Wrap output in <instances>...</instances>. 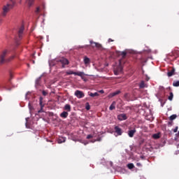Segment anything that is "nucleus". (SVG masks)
I'll use <instances>...</instances> for the list:
<instances>
[{"instance_id": "obj_1", "label": "nucleus", "mask_w": 179, "mask_h": 179, "mask_svg": "<svg viewBox=\"0 0 179 179\" xmlns=\"http://www.w3.org/2000/svg\"><path fill=\"white\" fill-rule=\"evenodd\" d=\"M6 55H8V50H4L0 53V64L2 65L5 62H10V59H13L15 56H11L10 58L6 59Z\"/></svg>"}, {"instance_id": "obj_2", "label": "nucleus", "mask_w": 179, "mask_h": 179, "mask_svg": "<svg viewBox=\"0 0 179 179\" xmlns=\"http://www.w3.org/2000/svg\"><path fill=\"white\" fill-rule=\"evenodd\" d=\"M15 1L10 0V3H8L6 6H4L3 8V13L2 16H6V13L10 10L15 6Z\"/></svg>"}, {"instance_id": "obj_3", "label": "nucleus", "mask_w": 179, "mask_h": 179, "mask_svg": "<svg viewBox=\"0 0 179 179\" xmlns=\"http://www.w3.org/2000/svg\"><path fill=\"white\" fill-rule=\"evenodd\" d=\"M122 72V66L121 65V61L119 62V65L114 69L115 75H120Z\"/></svg>"}, {"instance_id": "obj_4", "label": "nucleus", "mask_w": 179, "mask_h": 179, "mask_svg": "<svg viewBox=\"0 0 179 179\" xmlns=\"http://www.w3.org/2000/svg\"><path fill=\"white\" fill-rule=\"evenodd\" d=\"M57 62H61L62 64V68H65V65H68L69 64V61L64 57L57 59Z\"/></svg>"}, {"instance_id": "obj_5", "label": "nucleus", "mask_w": 179, "mask_h": 179, "mask_svg": "<svg viewBox=\"0 0 179 179\" xmlns=\"http://www.w3.org/2000/svg\"><path fill=\"white\" fill-rule=\"evenodd\" d=\"M74 94L78 99H83L85 97V94L80 90H76Z\"/></svg>"}, {"instance_id": "obj_6", "label": "nucleus", "mask_w": 179, "mask_h": 179, "mask_svg": "<svg viewBox=\"0 0 179 179\" xmlns=\"http://www.w3.org/2000/svg\"><path fill=\"white\" fill-rule=\"evenodd\" d=\"M114 129H115V134H117L118 136H121V135L124 134V131H122V129L120 128V127L118 126H115Z\"/></svg>"}, {"instance_id": "obj_7", "label": "nucleus", "mask_w": 179, "mask_h": 179, "mask_svg": "<svg viewBox=\"0 0 179 179\" xmlns=\"http://www.w3.org/2000/svg\"><path fill=\"white\" fill-rule=\"evenodd\" d=\"M34 103H36V101H29L28 103L29 110L31 113V111H34Z\"/></svg>"}, {"instance_id": "obj_8", "label": "nucleus", "mask_w": 179, "mask_h": 179, "mask_svg": "<svg viewBox=\"0 0 179 179\" xmlns=\"http://www.w3.org/2000/svg\"><path fill=\"white\" fill-rule=\"evenodd\" d=\"M127 118L128 117H127V115L124 114V113L120 114L117 116V119L119 120V121H124V120H127Z\"/></svg>"}, {"instance_id": "obj_9", "label": "nucleus", "mask_w": 179, "mask_h": 179, "mask_svg": "<svg viewBox=\"0 0 179 179\" xmlns=\"http://www.w3.org/2000/svg\"><path fill=\"white\" fill-rule=\"evenodd\" d=\"M136 133V129H134L128 131V135L129 138H134V135H135Z\"/></svg>"}, {"instance_id": "obj_10", "label": "nucleus", "mask_w": 179, "mask_h": 179, "mask_svg": "<svg viewBox=\"0 0 179 179\" xmlns=\"http://www.w3.org/2000/svg\"><path fill=\"white\" fill-rule=\"evenodd\" d=\"M90 44L92 45V47H96V48H101V44L96 42H93V41H90Z\"/></svg>"}, {"instance_id": "obj_11", "label": "nucleus", "mask_w": 179, "mask_h": 179, "mask_svg": "<svg viewBox=\"0 0 179 179\" xmlns=\"http://www.w3.org/2000/svg\"><path fill=\"white\" fill-rule=\"evenodd\" d=\"M24 30V25H22V27L20 28L18 31V36L20 38V37H22V34H23Z\"/></svg>"}, {"instance_id": "obj_12", "label": "nucleus", "mask_w": 179, "mask_h": 179, "mask_svg": "<svg viewBox=\"0 0 179 179\" xmlns=\"http://www.w3.org/2000/svg\"><path fill=\"white\" fill-rule=\"evenodd\" d=\"M176 72V69L173 68L171 71H168L167 76L170 78L174 75V73Z\"/></svg>"}, {"instance_id": "obj_13", "label": "nucleus", "mask_w": 179, "mask_h": 179, "mask_svg": "<svg viewBox=\"0 0 179 179\" xmlns=\"http://www.w3.org/2000/svg\"><path fill=\"white\" fill-rule=\"evenodd\" d=\"M69 113L66 111H64L60 114L61 118H68Z\"/></svg>"}, {"instance_id": "obj_14", "label": "nucleus", "mask_w": 179, "mask_h": 179, "mask_svg": "<svg viewBox=\"0 0 179 179\" xmlns=\"http://www.w3.org/2000/svg\"><path fill=\"white\" fill-rule=\"evenodd\" d=\"M84 64L87 66L90 64V59L87 57H84Z\"/></svg>"}, {"instance_id": "obj_15", "label": "nucleus", "mask_w": 179, "mask_h": 179, "mask_svg": "<svg viewBox=\"0 0 179 179\" xmlns=\"http://www.w3.org/2000/svg\"><path fill=\"white\" fill-rule=\"evenodd\" d=\"M120 93H121V91L117 90L115 92L110 94L109 97H114L115 96H117V94H120Z\"/></svg>"}, {"instance_id": "obj_16", "label": "nucleus", "mask_w": 179, "mask_h": 179, "mask_svg": "<svg viewBox=\"0 0 179 179\" xmlns=\"http://www.w3.org/2000/svg\"><path fill=\"white\" fill-rule=\"evenodd\" d=\"M66 141V138L65 137H60L58 140L57 142L58 143H64Z\"/></svg>"}, {"instance_id": "obj_17", "label": "nucleus", "mask_w": 179, "mask_h": 179, "mask_svg": "<svg viewBox=\"0 0 179 179\" xmlns=\"http://www.w3.org/2000/svg\"><path fill=\"white\" fill-rule=\"evenodd\" d=\"M75 75L77 76H80L82 78L85 74L83 71H79V72H76Z\"/></svg>"}, {"instance_id": "obj_18", "label": "nucleus", "mask_w": 179, "mask_h": 179, "mask_svg": "<svg viewBox=\"0 0 179 179\" xmlns=\"http://www.w3.org/2000/svg\"><path fill=\"white\" fill-rule=\"evenodd\" d=\"M40 106H41V109L38 111V114L40 113H43V108H44V105L43 104V102L40 101Z\"/></svg>"}, {"instance_id": "obj_19", "label": "nucleus", "mask_w": 179, "mask_h": 179, "mask_svg": "<svg viewBox=\"0 0 179 179\" xmlns=\"http://www.w3.org/2000/svg\"><path fill=\"white\" fill-rule=\"evenodd\" d=\"M109 110H115V101H113L109 107Z\"/></svg>"}, {"instance_id": "obj_20", "label": "nucleus", "mask_w": 179, "mask_h": 179, "mask_svg": "<svg viewBox=\"0 0 179 179\" xmlns=\"http://www.w3.org/2000/svg\"><path fill=\"white\" fill-rule=\"evenodd\" d=\"M64 110H65L66 111L70 112V111H71V105H69V104H66V105L64 106Z\"/></svg>"}, {"instance_id": "obj_21", "label": "nucleus", "mask_w": 179, "mask_h": 179, "mask_svg": "<svg viewBox=\"0 0 179 179\" xmlns=\"http://www.w3.org/2000/svg\"><path fill=\"white\" fill-rule=\"evenodd\" d=\"M146 87V85L145 84L144 81H141V83L139 85L140 89H144V87Z\"/></svg>"}, {"instance_id": "obj_22", "label": "nucleus", "mask_w": 179, "mask_h": 179, "mask_svg": "<svg viewBox=\"0 0 179 179\" xmlns=\"http://www.w3.org/2000/svg\"><path fill=\"white\" fill-rule=\"evenodd\" d=\"M174 97V94H173V92H170L169 94V96L168 97V99L170 101H173V98Z\"/></svg>"}, {"instance_id": "obj_23", "label": "nucleus", "mask_w": 179, "mask_h": 179, "mask_svg": "<svg viewBox=\"0 0 179 179\" xmlns=\"http://www.w3.org/2000/svg\"><path fill=\"white\" fill-rule=\"evenodd\" d=\"M40 80H41V76L38 77L36 80V87L40 85Z\"/></svg>"}, {"instance_id": "obj_24", "label": "nucleus", "mask_w": 179, "mask_h": 179, "mask_svg": "<svg viewBox=\"0 0 179 179\" xmlns=\"http://www.w3.org/2000/svg\"><path fill=\"white\" fill-rule=\"evenodd\" d=\"M177 118V115H172L170 116L169 120L170 121H173Z\"/></svg>"}, {"instance_id": "obj_25", "label": "nucleus", "mask_w": 179, "mask_h": 179, "mask_svg": "<svg viewBox=\"0 0 179 179\" xmlns=\"http://www.w3.org/2000/svg\"><path fill=\"white\" fill-rule=\"evenodd\" d=\"M127 167H128V169H129V170H132V169H134L135 167V166L134 165V164L130 163V164H127Z\"/></svg>"}, {"instance_id": "obj_26", "label": "nucleus", "mask_w": 179, "mask_h": 179, "mask_svg": "<svg viewBox=\"0 0 179 179\" xmlns=\"http://www.w3.org/2000/svg\"><path fill=\"white\" fill-rule=\"evenodd\" d=\"M27 3H28L29 6H31L33 5V2H34V0H27Z\"/></svg>"}, {"instance_id": "obj_27", "label": "nucleus", "mask_w": 179, "mask_h": 179, "mask_svg": "<svg viewBox=\"0 0 179 179\" xmlns=\"http://www.w3.org/2000/svg\"><path fill=\"white\" fill-rule=\"evenodd\" d=\"M173 86H174V87H179V80L178 81H174L173 83Z\"/></svg>"}, {"instance_id": "obj_28", "label": "nucleus", "mask_w": 179, "mask_h": 179, "mask_svg": "<svg viewBox=\"0 0 179 179\" xmlns=\"http://www.w3.org/2000/svg\"><path fill=\"white\" fill-rule=\"evenodd\" d=\"M90 97H96V96H99V93H97V92L92 93L91 92L90 94Z\"/></svg>"}, {"instance_id": "obj_29", "label": "nucleus", "mask_w": 179, "mask_h": 179, "mask_svg": "<svg viewBox=\"0 0 179 179\" xmlns=\"http://www.w3.org/2000/svg\"><path fill=\"white\" fill-rule=\"evenodd\" d=\"M66 75H75L76 72H73V71H68L66 72Z\"/></svg>"}, {"instance_id": "obj_30", "label": "nucleus", "mask_w": 179, "mask_h": 179, "mask_svg": "<svg viewBox=\"0 0 179 179\" xmlns=\"http://www.w3.org/2000/svg\"><path fill=\"white\" fill-rule=\"evenodd\" d=\"M153 138H154V139H159L160 138V136H159V134H155L153 135Z\"/></svg>"}, {"instance_id": "obj_31", "label": "nucleus", "mask_w": 179, "mask_h": 179, "mask_svg": "<svg viewBox=\"0 0 179 179\" xmlns=\"http://www.w3.org/2000/svg\"><path fill=\"white\" fill-rule=\"evenodd\" d=\"M85 108L87 110H90V105H89V103H87Z\"/></svg>"}, {"instance_id": "obj_32", "label": "nucleus", "mask_w": 179, "mask_h": 179, "mask_svg": "<svg viewBox=\"0 0 179 179\" xmlns=\"http://www.w3.org/2000/svg\"><path fill=\"white\" fill-rule=\"evenodd\" d=\"M42 94L43 96H47V94H48V92H47L46 91H42Z\"/></svg>"}, {"instance_id": "obj_33", "label": "nucleus", "mask_w": 179, "mask_h": 179, "mask_svg": "<svg viewBox=\"0 0 179 179\" xmlns=\"http://www.w3.org/2000/svg\"><path fill=\"white\" fill-rule=\"evenodd\" d=\"M92 138H93V135L90 134L87 136V139H92Z\"/></svg>"}, {"instance_id": "obj_34", "label": "nucleus", "mask_w": 179, "mask_h": 179, "mask_svg": "<svg viewBox=\"0 0 179 179\" xmlns=\"http://www.w3.org/2000/svg\"><path fill=\"white\" fill-rule=\"evenodd\" d=\"M121 55H122V57H125V55H127V52H122Z\"/></svg>"}, {"instance_id": "obj_35", "label": "nucleus", "mask_w": 179, "mask_h": 179, "mask_svg": "<svg viewBox=\"0 0 179 179\" xmlns=\"http://www.w3.org/2000/svg\"><path fill=\"white\" fill-rule=\"evenodd\" d=\"M177 131H178V127H176L174 129H173V132H177Z\"/></svg>"}, {"instance_id": "obj_36", "label": "nucleus", "mask_w": 179, "mask_h": 179, "mask_svg": "<svg viewBox=\"0 0 179 179\" xmlns=\"http://www.w3.org/2000/svg\"><path fill=\"white\" fill-rule=\"evenodd\" d=\"M40 12V7H38L36 10V13H38Z\"/></svg>"}, {"instance_id": "obj_37", "label": "nucleus", "mask_w": 179, "mask_h": 179, "mask_svg": "<svg viewBox=\"0 0 179 179\" xmlns=\"http://www.w3.org/2000/svg\"><path fill=\"white\" fill-rule=\"evenodd\" d=\"M159 90H164V87L159 86Z\"/></svg>"}, {"instance_id": "obj_38", "label": "nucleus", "mask_w": 179, "mask_h": 179, "mask_svg": "<svg viewBox=\"0 0 179 179\" xmlns=\"http://www.w3.org/2000/svg\"><path fill=\"white\" fill-rule=\"evenodd\" d=\"M136 166H138V167H142V164L141 163H137Z\"/></svg>"}, {"instance_id": "obj_39", "label": "nucleus", "mask_w": 179, "mask_h": 179, "mask_svg": "<svg viewBox=\"0 0 179 179\" xmlns=\"http://www.w3.org/2000/svg\"><path fill=\"white\" fill-rule=\"evenodd\" d=\"M99 93H104V90H99Z\"/></svg>"}, {"instance_id": "obj_40", "label": "nucleus", "mask_w": 179, "mask_h": 179, "mask_svg": "<svg viewBox=\"0 0 179 179\" xmlns=\"http://www.w3.org/2000/svg\"><path fill=\"white\" fill-rule=\"evenodd\" d=\"M29 94V92L26 94L25 99H27V95Z\"/></svg>"}, {"instance_id": "obj_41", "label": "nucleus", "mask_w": 179, "mask_h": 179, "mask_svg": "<svg viewBox=\"0 0 179 179\" xmlns=\"http://www.w3.org/2000/svg\"><path fill=\"white\" fill-rule=\"evenodd\" d=\"M110 41H113L111 38L108 39V43H110Z\"/></svg>"}, {"instance_id": "obj_42", "label": "nucleus", "mask_w": 179, "mask_h": 179, "mask_svg": "<svg viewBox=\"0 0 179 179\" xmlns=\"http://www.w3.org/2000/svg\"><path fill=\"white\" fill-rule=\"evenodd\" d=\"M149 79H150L149 77L146 78V80H149Z\"/></svg>"}, {"instance_id": "obj_43", "label": "nucleus", "mask_w": 179, "mask_h": 179, "mask_svg": "<svg viewBox=\"0 0 179 179\" xmlns=\"http://www.w3.org/2000/svg\"><path fill=\"white\" fill-rule=\"evenodd\" d=\"M92 143H94V142H96V140L95 141H91Z\"/></svg>"}, {"instance_id": "obj_44", "label": "nucleus", "mask_w": 179, "mask_h": 179, "mask_svg": "<svg viewBox=\"0 0 179 179\" xmlns=\"http://www.w3.org/2000/svg\"><path fill=\"white\" fill-rule=\"evenodd\" d=\"M88 143H85L84 145H87Z\"/></svg>"}, {"instance_id": "obj_45", "label": "nucleus", "mask_w": 179, "mask_h": 179, "mask_svg": "<svg viewBox=\"0 0 179 179\" xmlns=\"http://www.w3.org/2000/svg\"><path fill=\"white\" fill-rule=\"evenodd\" d=\"M169 90L171 89L170 87H169Z\"/></svg>"}, {"instance_id": "obj_46", "label": "nucleus", "mask_w": 179, "mask_h": 179, "mask_svg": "<svg viewBox=\"0 0 179 179\" xmlns=\"http://www.w3.org/2000/svg\"><path fill=\"white\" fill-rule=\"evenodd\" d=\"M33 64H34V61H33Z\"/></svg>"}]
</instances>
